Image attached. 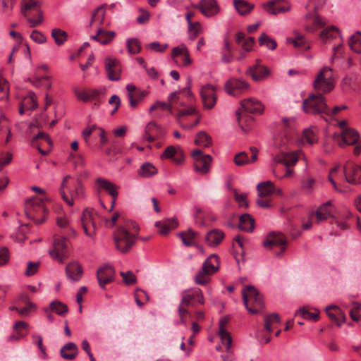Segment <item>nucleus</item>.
I'll list each match as a JSON object with an SVG mask.
<instances>
[{
    "label": "nucleus",
    "mask_w": 361,
    "mask_h": 361,
    "mask_svg": "<svg viewBox=\"0 0 361 361\" xmlns=\"http://www.w3.org/2000/svg\"><path fill=\"white\" fill-rule=\"evenodd\" d=\"M250 157L247 152L237 153L233 158L235 164L238 166H243L257 161L259 150L255 147H250Z\"/></svg>",
    "instance_id": "nucleus-16"
},
{
    "label": "nucleus",
    "mask_w": 361,
    "mask_h": 361,
    "mask_svg": "<svg viewBox=\"0 0 361 361\" xmlns=\"http://www.w3.org/2000/svg\"><path fill=\"white\" fill-rule=\"evenodd\" d=\"M314 88L318 92L326 94L334 88L333 71L329 67L322 68L314 80Z\"/></svg>",
    "instance_id": "nucleus-6"
},
{
    "label": "nucleus",
    "mask_w": 361,
    "mask_h": 361,
    "mask_svg": "<svg viewBox=\"0 0 361 361\" xmlns=\"http://www.w3.org/2000/svg\"><path fill=\"white\" fill-rule=\"evenodd\" d=\"M280 323L281 319L277 313H272L264 317V327L267 331H271V324L274 323Z\"/></svg>",
    "instance_id": "nucleus-50"
},
{
    "label": "nucleus",
    "mask_w": 361,
    "mask_h": 361,
    "mask_svg": "<svg viewBox=\"0 0 361 361\" xmlns=\"http://www.w3.org/2000/svg\"><path fill=\"white\" fill-rule=\"evenodd\" d=\"M221 61L224 63H231L234 59V55L229 42L224 40V45L221 51Z\"/></svg>",
    "instance_id": "nucleus-38"
},
{
    "label": "nucleus",
    "mask_w": 361,
    "mask_h": 361,
    "mask_svg": "<svg viewBox=\"0 0 361 361\" xmlns=\"http://www.w3.org/2000/svg\"><path fill=\"white\" fill-rule=\"evenodd\" d=\"M61 195L68 205L73 206L74 200H79L84 196V188L81 182L78 180L77 183L74 185V188L70 190L71 198L66 195L64 191L61 192Z\"/></svg>",
    "instance_id": "nucleus-23"
},
{
    "label": "nucleus",
    "mask_w": 361,
    "mask_h": 361,
    "mask_svg": "<svg viewBox=\"0 0 361 361\" xmlns=\"http://www.w3.org/2000/svg\"><path fill=\"white\" fill-rule=\"evenodd\" d=\"M303 138L310 145L316 143L318 140L317 130L315 128H307L303 130Z\"/></svg>",
    "instance_id": "nucleus-49"
},
{
    "label": "nucleus",
    "mask_w": 361,
    "mask_h": 361,
    "mask_svg": "<svg viewBox=\"0 0 361 361\" xmlns=\"http://www.w3.org/2000/svg\"><path fill=\"white\" fill-rule=\"evenodd\" d=\"M334 138L337 141L339 146L355 145L359 139V133L354 129L345 128L341 134L335 133Z\"/></svg>",
    "instance_id": "nucleus-14"
},
{
    "label": "nucleus",
    "mask_w": 361,
    "mask_h": 361,
    "mask_svg": "<svg viewBox=\"0 0 361 361\" xmlns=\"http://www.w3.org/2000/svg\"><path fill=\"white\" fill-rule=\"evenodd\" d=\"M114 269L109 264L99 267L97 271V279L101 288H105L106 284L114 281Z\"/></svg>",
    "instance_id": "nucleus-19"
},
{
    "label": "nucleus",
    "mask_w": 361,
    "mask_h": 361,
    "mask_svg": "<svg viewBox=\"0 0 361 361\" xmlns=\"http://www.w3.org/2000/svg\"><path fill=\"white\" fill-rule=\"evenodd\" d=\"M51 37L58 46L63 45L68 39V34L60 28H54L51 30Z\"/></svg>",
    "instance_id": "nucleus-42"
},
{
    "label": "nucleus",
    "mask_w": 361,
    "mask_h": 361,
    "mask_svg": "<svg viewBox=\"0 0 361 361\" xmlns=\"http://www.w3.org/2000/svg\"><path fill=\"white\" fill-rule=\"evenodd\" d=\"M116 248L121 253H128L135 245L137 233H130L123 226H118L113 232Z\"/></svg>",
    "instance_id": "nucleus-1"
},
{
    "label": "nucleus",
    "mask_w": 361,
    "mask_h": 361,
    "mask_svg": "<svg viewBox=\"0 0 361 361\" xmlns=\"http://www.w3.org/2000/svg\"><path fill=\"white\" fill-rule=\"evenodd\" d=\"M337 306L335 305H330L328 306L326 308V312L329 317L331 319V321L336 322V324L340 326H341V322H340V320L338 318V314H337Z\"/></svg>",
    "instance_id": "nucleus-52"
},
{
    "label": "nucleus",
    "mask_w": 361,
    "mask_h": 361,
    "mask_svg": "<svg viewBox=\"0 0 361 361\" xmlns=\"http://www.w3.org/2000/svg\"><path fill=\"white\" fill-rule=\"evenodd\" d=\"M258 40L260 46L264 45L270 50H274L276 49V42L264 32L260 35Z\"/></svg>",
    "instance_id": "nucleus-46"
},
{
    "label": "nucleus",
    "mask_w": 361,
    "mask_h": 361,
    "mask_svg": "<svg viewBox=\"0 0 361 361\" xmlns=\"http://www.w3.org/2000/svg\"><path fill=\"white\" fill-rule=\"evenodd\" d=\"M298 315L301 316L304 319H311L314 322H317L319 318V312H310L305 308L299 310L295 313V316H298Z\"/></svg>",
    "instance_id": "nucleus-51"
},
{
    "label": "nucleus",
    "mask_w": 361,
    "mask_h": 361,
    "mask_svg": "<svg viewBox=\"0 0 361 361\" xmlns=\"http://www.w3.org/2000/svg\"><path fill=\"white\" fill-rule=\"evenodd\" d=\"M320 37L323 40H327L331 38L340 37V31L336 26H331L324 29L320 34Z\"/></svg>",
    "instance_id": "nucleus-47"
},
{
    "label": "nucleus",
    "mask_w": 361,
    "mask_h": 361,
    "mask_svg": "<svg viewBox=\"0 0 361 361\" xmlns=\"http://www.w3.org/2000/svg\"><path fill=\"white\" fill-rule=\"evenodd\" d=\"M67 239L61 236H55L53 241V247L49 250L51 257L60 263H63L67 257Z\"/></svg>",
    "instance_id": "nucleus-9"
},
{
    "label": "nucleus",
    "mask_w": 361,
    "mask_h": 361,
    "mask_svg": "<svg viewBox=\"0 0 361 361\" xmlns=\"http://www.w3.org/2000/svg\"><path fill=\"white\" fill-rule=\"evenodd\" d=\"M287 243V239L283 234L270 232L264 239L263 245L267 249H271L273 247H281V251L276 253V255L279 256L285 251Z\"/></svg>",
    "instance_id": "nucleus-11"
},
{
    "label": "nucleus",
    "mask_w": 361,
    "mask_h": 361,
    "mask_svg": "<svg viewBox=\"0 0 361 361\" xmlns=\"http://www.w3.org/2000/svg\"><path fill=\"white\" fill-rule=\"evenodd\" d=\"M211 274H207V272H204L203 269L199 271L197 275L195 277V281L197 284L199 285H205L208 283L209 280V276Z\"/></svg>",
    "instance_id": "nucleus-55"
},
{
    "label": "nucleus",
    "mask_w": 361,
    "mask_h": 361,
    "mask_svg": "<svg viewBox=\"0 0 361 361\" xmlns=\"http://www.w3.org/2000/svg\"><path fill=\"white\" fill-rule=\"evenodd\" d=\"M116 33L114 31H106L102 28H99L97 30V34L95 35L91 36L90 39L97 41L102 44H109L113 39L115 37Z\"/></svg>",
    "instance_id": "nucleus-30"
},
{
    "label": "nucleus",
    "mask_w": 361,
    "mask_h": 361,
    "mask_svg": "<svg viewBox=\"0 0 361 361\" xmlns=\"http://www.w3.org/2000/svg\"><path fill=\"white\" fill-rule=\"evenodd\" d=\"M30 38L36 43H38V44H44L47 41V38L45 37V35L37 30H35L32 32V33L30 34Z\"/></svg>",
    "instance_id": "nucleus-61"
},
{
    "label": "nucleus",
    "mask_w": 361,
    "mask_h": 361,
    "mask_svg": "<svg viewBox=\"0 0 361 361\" xmlns=\"http://www.w3.org/2000/svg\"><path fill=\"white\" fill-rule=\"evenodd\" d=\"M96 184L98 186V192H100L102 190H106L112 197L117 198L118 192L117 191V187L114 183L106 179L99 178L96 180Z\"/></svg>",
    "instance_id": "nucleus-26"
},
{
    "label": "nucleus",
    "mask_w": 361,
    "mask_h": 361,
    "mask_svg": "<svg viewBox=\"0 0 361 361\" xmlns=\"http://www.w3.org/2000/svg\"><path fill=\"white\" fill-rule=\"evenodd\" d=\"M237 120L243 131L247 132L249 127L253 123V118L245 113H241L240 110L236 111Z\"/></svg>",
    "instance_id": "nucleus-37"
},
{
    "label": "nucleus",
    "mask_w": 361,
    "mask_h": 361,
    "mask_svg": "<svg viewBox=\"0 0 361 361\" xmlns=\"http://www.w3.org/2000/svg\"><path fill=\"white\" fill-rule=\"evenodd\" d=\"M195 143L197 145L207 147L212 144V137L206 132L200 131L196 135Z\"/></svg>",
    "instance_id": "nucleus-45"
},
{
    "label": "nucleus",
    "mask_w": 361,
    "mask_h": 361,
    "mask_svg": "<svg viewBox=\"0 0 361 361\" xmlns=\"http://www.w3.org/2000/svg\"><path fill=\"white\" fill-rule=\"evenodd\" d=\"M25 212L26 216L34 221L36 224L44 222L47 209L43 199L33 197L26 201Z\"/></svg>",
    "instance_id": "nucleus-3"
},
{
    "label": "nucleus",
    "mask_w": 361,
    "mask_h": 361,
    "mask_svg": "<svg viewBox=\"0 0 361 361\" xmlns=\"http://www.w3.org/2000/svg\"><path fill=\"white\" fill-rule=\"evenodd\" d=\"M66 274L68 279L72 281H78L83 274L82 266L76 262H71L66 267Z\"/></svg>",
    "instance_id": "nucleus-25"
},
{
    "label": "nucleus",
    "mask_w": 361,
    "mask_h": 361,
    "mask_svg": "<svg viewBox=\"0 0 361 361\" xmlns=\"http://www.w3.org/2000/svg\"><path fill=\"white\" fill-rule=\"evenodd\" d=\"M233 4L235 9L242 16L248 14L254 8L252 4L245 0H234Z\"/></svg>",
    "instance_id": "nucleus-39"
},
{
    "label": "nucleus",
    "mask_w": 361,
    "mask_h": 361,
    "mask_svg": "<svg viewBox=\"0 0 361 361\" xmlns=\"http://www.w3.org/2000/svg\"><path fill=\"white\" fill-rule=\"evenodd\" d=\"M105 10L104 6L102 5L97 8V9L93 12L90 20V25H93L94 24L102 25L104 23L105 18Z\"/></svg>",
    "instance_id": "nucleus-40"
},
{
    "label": "nucleus",
    "mask_w": 361,
    "mask_h": 361,
    "mask_svg": "<svg viewBox=\"0 0 361 361\" xmlns=\"http://www.w3.org/2000/svg\"><path fill=\"white\" fill-rule=\"evenodd\" d=\"M259 197H266L274 192V185L271 181L261 182L257 185Z\"/></svg>",
    "instance_id": "nucleus-36"
},
{
    "label": "nucleus",
    "mask_w": 361,
    "mask_h": 361,
    "mask_svg": "<svg viewBox=\"0 0 361 361\" xmlns=\"http://www.w3.org/2000/svg\"><path fill=\"white\" fill-rule=\"evenodd\" d=\"M219 258L215 254H212L202 264V269L207 274H213L219 270Z\"/></svg>",
    "instance_id": "nucleus-27"
},
{
    "label": "nucleus",
    "mask_w": 361,
    "mask_h": 361,
    "mask_svg": "<svg viewBox=\"0 0 361 361\" xmlns=\"http://www.w3.org/2000/svg\"><path fill=\"white\" fill-rule=\"evenodd\" d=\"M78 353V348L73 342H68L60 350L61 356L66 360H73Z\"/></svg>",
    "instance_id": "nucleus-33"
},
{
    "label": "nucleus",
    "mask_w": 361,
    "mask_h": 361,
    "mask_svg": "<svg viewBox=\"0 0 361 361\" xmlns=\"http://www.w3.org/2000/svg\"><path fill=\"white\" fill-rule=\"evenodd\" d=\"M250 85L247 82L235 78L229 79L224 85L226 92L232 96H238L247 91Z\"/></svg>",
    "instance_id": "nucleus-13"
},
{
    "label": "nucleus",
    "mask_w": 361,
    "mask_h": 361,
    "mask_svg": "<svg viewBox=\"0 0 361 361\" xmlns=\"http://www.w3.org/2000/svg\"><path fill=\"white\" fill-rule=\"evenodd\" d=\"M238 227L244 231L252 232L255 227V220L250 214H244L240 217Z\"/></svg>",
    "instance_id": "nucleus-35"
},
{
    "label": "nucleus",
    "mask_w": 361,
    "mask_h": 361,
    "mask_svg": "<svg viewBox=\"0 0 361 361\" xmlns=\"http://www.w3.org/2000/svg\"><path fill=\"white\" fill-rule=\"evenodd\" d=\"M233 191L234 192V197L235 201L238 202L240 206H243L245 208L248 207V202L247 201V194H238L237 190L235 189H233Z\"/></svg>",
    "instance_id": "nucleus-62"
},
{
    "label": "nucleus",
    "mask_w": 361,
    "mask_h": 361,
    "mask_svg": "<svg viewBox=\"0 0 361 361\" xmlns=\"http://www.w3.org/2000/svg\"><path fill=\"white\" fill-rule=\"evenodd\" d=\"M242 109L245 113L262 114L264 111V106L262 102L254 98H247L240 102Z\"/></svg>",
    "instance_id": "nucleus-22"
},
{
    "label": "nucleus",
    "mask_w": 361,
    "mask_h": 361,
    "mask_svg": "<svg viewBox=\"0 0 361 361\" xmlns=\"http://www.w3.org/2000/svg\"><path fill=\"white\" fill-rule=\"evenodd\" d=\"M105 69L109 80L117 81L120 79V66L117 60L106 58L105 59Z\"/></svg>",
    "instance_id": "nucleus-24"
},
{
    "label": "nucleus",
    "mask_w": 361,
    "mask_h": 361,
    "mask_svg": "<svg viewBox=\"0 0 361 361\" xmlns=\"http://www.w3.org/2000/svg\"><path fill=\"white\" fill-rule=\"evenodd\" d=\"M97 212L93 208L85 209L80 217L81 225L85 234L90 238H93L97 228L96 224Z\"/></svg>",
    "instance_id": "nucleus-8"
},
{
    "label": "nucleus",
    "mask_w": 361,
    "mask_h": 361,
    "mask_svg": "<svg viewBox=\"0 0 361 361\" xmlns=\"http://www.w3.org/2000/svg\"><path fill=\"white\" fill-rule=\"evenodd\" d=\"M287 41L291 42L295 47L300 48L302 50H307L310 49V47L307 44L305 39H300L287 38Z\"/></svg>",
    "instance_id": "nucleus-64"
},
{
    "label": "nucleus",
    "mask_w": 361,
    "mask_h": 361,
    "mask_svg": "<svg viewBox=\"0 0 361 361\" xmlns=\"http://www.w3.org/2000/svg\"><path fill=\"white\" fill-rule=\"evenodd\" d=\"M206 17H213L220 11L216 0H200L198 4L194 6Z\"/></svg>",
    "instance_id": "nucleus-18"
},
{
    "label": "nucleus",
    "mask_w": 361,
    "mask_h": 361,
    "mask_svg": "<svg viewBox=\"0 0 361 361\" xmlns=\"http://www.w3.org/2000/svg\"><path fill=\"white\" fill-rule=\"evenodd\" d=\"M120 274L126 284L133 285L136 283V276L131 271H121Z\"/></svg>",
    "instance_id": "nucleus-57"
},
{
    "label": "nucleus",
    "mask_w": 361,
    "mask_h": 361,
    "mask_svg": "<svg viewBox=\"0 0 361 361\" xmlns=\"http://www.w3.org/2000/svg\"><path fill=\"white\" fill-rule=\"evenodd\" d=\"M127 48L130 54H138L141 51V43L137 38L128 39Z\"/></svg>",
    "instance_id": "nucleus-48"
},
{
    "label": "nucleus",
    "mask_w": 361,
    "mask_h": 361,
    "mask_svg": "<svg viewBox=\"0 0 361 361\" xmlns=\"http://www.w3.org/2000/svg\"><path fill=\"white\" fill-rule=\"evenodd\" d=\"M270 73V70L267 66L258 63L250 66L246 72V74L250 75L255 81L264 80L267 78Z\"/></svg>",
    "instance_id": "nucleus-21"
},
{
    "label": "nucleus",
    "mask_w": 361,
    "mask_h": 361,
    "mask_svg": "<svg viewBox=\"0 0 361 361\" xmlns=\"http://www.w3.org/2000/svg\"><path fill=\"white\" fill-rule=\"evenodd\" d=\"M349 46L352 50L356 53H361V32L357 31L353 34L348 42Z\"/></svg>",
    "instance_id": "nucleus-43"
},
{
    "label": "nucleus",
    "mask_w": 361,
    "mask_h": 361,
    "mask_svg": "<svg viewBox=\"0 0 361 361\" xmlns=\"http://www.w3.org/2000/svg\"><path fill=\"white\" fill-rule=\"evenodd\" d=\"M316 219L317 223L327 220L332 216V206L331 202L328 201L322 204L315 212Z\"/></svg>",
    "instance_id": "nucleus-29"
},
{
    "label": "nucleus",
    "mask_w": 361,
    "mask_h": 361,
    "mask_svg": "<svg viewBox=\"0 0 361 361\" xmlns=\"http://www.w3.org/2000/svg\"><path fill=\"white\" fill-rule=\"evenodd\" d=\"M194 161V169L197 173L206 174L210 170V164L212 160L209 154H203L200 149H195L191 154Z\"/></svg>",
    "instance_id": "nucleus-10"
},
{
    "label": "nucleus",
    "mask_w": 361,
    "mask_h": 361,
    "mask_svg": "<svg viewBox=\"0 0 361 361\" xmlns=\"http://www.w3.org/2000/svg\"><path fill=\"white\" fill-rule=\"evenodd\" d=\"M302 108L307 114L329 116L330 110L322 93H312L303 100Z\"/></svg>",
    "instance_id": "nucleus-2"
},
{
    "label": "nucleus",
    "mask_w": 361,
    "mask_h": 361,
    "mask_svg": "<svg viewBox=\"0 0 361 361\" xmlns=\"http://www.w3.org/2000/svg\"><path fill=\"white\" fill-rule=\"evenodd\" d=\"M201 98L204 109H212L216 102V94L214 87L211 85H206L201 88Z\"/></svg>",
    "instance_id": "nucleus-17"
},
{
    "label": "nucleus",
    "mask_w": 361,
    "mask_h": 361,
    "mask_svg": "<svg viewBox=\"0 0 361 361\" xmlns=\"http://www.w3.org/2000/svg\"><path fill=\"white\" fill-rule=\"evenodd\" d=\"M149 297L146 291L142 289H137L135 293V300L136 304L139 307H142L144 305V302H142V300H145V301H148Z\"/></svg>",
    "instance_id": "nucleus-53"
},
{
    "label": "nucleus",
    "mask_w": 361,
    "mask_h": 361,
    "mask_svg": "<svg viewBox=\"0 0 361 361\" xmlns=\"http://www.w3.org/2000/svg\"><path fill=\"white\" fill-rule=\"evenodd\" d=\"M244 305L252 312L257 313L259 309L263 308L264 302L262 296L252 286H247L242 292Z\"/></svg>",
    "instance_id": "nucleus-5"
},
{
    "label": "nucleus",
    "mask_w": 361,
    "mask_h": 361,
    "mask_svg": "<svg viewBox=\"0 0 361 361\" xmlns=\"http://www.w3.org/2000/svg\"><path fill=\"white\" fill-rule=\"evenodd\" d=\"M196 235L197 233L191 228H188L185 232H181L178 234L179 238L185 246L194 245Z\"/></svg>",
    "instance_id": "nucleus-41"
},
{
    "label": "nucleus",
    "mask_w": 361,
    "mask_h": 361,
    "mask_svg": "<svg viewBox=\"0 0 361 361\" xmlns=\"http://www.w3.org/2000/svg\"><path fill=\"white\" fill-rule=\"evenodd\" d=\"M8 99V87L7 81L5 80L4 82H0V102L2 104H6Z\"/></svg>",
    "instance_id": "nucleus-56"
},
{
    "label": "nucleus",
    "mask_w": 361,
    "mask_h": 361,
    "mask_svg": "<svg viewBox=\"0 0 361 361\" xmlns=\"http://www.w3.org/2000/svg\"><path fill=\"white\" fill-rule=\"evenodd\" d=\"M168 46V44H161L159 42H153L146 44L147 49L159 53L164 52Z\"/></svg>",
    "instance_id": "nucleus-58"
},
{
    "label": "nucleus",
    "mask_w": 361,
    "mask_h": 361,
    "mask_svg": "<svg viewBox=\"0 0 361 361\" xmlns=\"http://www.w3.org/2000/svg\"><path fill=\"white\" fill-rule=\"evenodd\" d=\"M302 156H303V154L300 150L290 152H281L273 158V161L278 164H283L287 166L283 177L289 178L293 174V170L290 169V167L294 166Z\"/></svg>",
    "instance_id": "nucleus-7"
},
{
    "label": "nucleus",
    "mask_w": 361,
    "mask_h": 361,
    "mask_svg": "<svg viewBox=\"0 0 361 361\" xmlns=\"http://www.w3.org/2000/svg\"><path fill=\"white\" fill-rule=\"evenodd\" d=\"M21 13L27 18L31 27H36L43 22V15L37 0H23Z\"/></svg>",
    "instance_id": "nucleus-4"
},
{
    "label": "nucleus",
    "mask_w": 361,
    "mask_h": 361,
    "mask_svg": "<svg viewBox=\"0 0 361 361\" xmlns=\"http://www.w3.org/2000/svg\"><path fill=\"white\" fill-rule=\"evenodd\" d=\"M224 233L217 228L209 231L206 235V242L210 247H216L221 243L224 238Z\"/></svg>",
    "instance_id": "nucleus-31"
},
{
    "label": "nucleus",
    "mask_w": 361,
    "mask_h": 361,
    "mask_svg": "<svg viewBox=\"0 0 361 361\" xmlns=\"http://www.w3.org/2000/svg\"><path fill=\"white\" fill-rule=\"evenodd\" d=\"M165 135V130L154 122L149 123L145 130L143 139L149 142L159 140Z\"/></svg>",
    "instance_id": "nucleus-20"
},
{
    "label": "nucleus",
    "mask_w": 361,
    "mask_h": 361,
    "mask_svg": "<svg viewBox=\"0 0 361 361\" xmlns=\"http://www.w3.org/2000/svg\"><path fill=\"white\" fill-rule=\"evenodd\" d=\"M181 302L185 303V306H195L196 303L204 304V300L202 290L196 288L184 290L182 293Z\"/></svg>",
    "instance_id": "nucleus-15"
},
{
    "label": "nucleus",
    "mask_w": 361,
    "mask_h": 361,
    "mask_svg": "<svg viewBox=\"0 0 361 361\" xmlns=\"http://www.w3.org/2000/svg\"><path fill=\"white\" fill-rule=\"evenodd\" d=\"M158 173L157 169L150 162L142 164L137 170V174L145 178H151Z\"/></svg>",
    "instance_id": "nucleus-34"
},
{
    "label": "nucleus",
    "mask_w": 361,
    "mask_h": 361,
    "mask_svg": "<svg viewBox=\"0 0 361 361\" xmlns=\"http://www.w3.org/2000/svg\"><path fill=\"white\" fill-rule=\"evenodd\" d=\"M73 92L78 99L84 102H90V97L88 96L87 90H80L78 87H74Z\"/></svg>",
    "instance_id": "nucleus-63"
},
{
    "label": "nucleus",
    "mask_w": 361,
    "mask_h": 361,
    "mask_svg": "<svg viewBox=\"0 0 361 361\" xmlns=\"http://www.w3.org/2000/svg\"><path fill=\"white\" fill-rule=\"evenodd\" d=\"M279 0H272L263 4L264 9L272 15H277L279 13H286L290 10L288 6L278 5Z\"/></svg>",
    "instance_id": "nucleus-32"
},
{
    "label": "nucleus",
    "mask_w": 361,
    "mask_h": 361,
    "mask_svg": "<svg viewBox=\"0 0 361 361\" xmlns=\"http://www.w3.org/2000/svg\"><path fill=\"white\" fill-rule=\"evenodd\" d=\"M161 109L163 110H167L169 111L170 114H173L172 110V104L171 103H166V102H157L154 103L150 108L149 111H152L156 109Z\"/></svg>",
    "instance_id": "nucleus-60"
},
{
    "label": "nucleus",
    "mask_w": 361,
    "mask_h": 361,
    "mask_svg": "<svg viewBox=\"0 0 361 361\" xmlns=\"http://www.w3.org/2000/svg\"><path fill=\"white\" fill-rule=\"evenodd\" d=\"M49 310L60 316H64L68 311L67 305L59 300L52 301L49 305Z\"/></svg>",
    "instance_id": "nucleus-44"
},
{
    "label": "nucleus",
    "mask_w": 361,
    "mask_h": 361,
    "mask_svg": "<svg viewBox=\"0 0 361 361\" xmlns=\"http://www.w3.org/2000/svg\"><path fill=\"white\" fill-rule=\"evenodd\" d=\"M87 92H88V96L90 97V102L92 101V100H97V102H95L94 104H99L101 101L98 99L99 98V96L100 94H103L104 92V89L102 88V89H99V90H97V89H90L87 90Z\"/></svg>",
    "instance_id": "nucleus-59"
},
{
    "label": "nucleus",
    "mask_w": 361,
    "mask_h": 361,
    "mask_svg": "<svg viewBox=\"0 0 361 361\" xmlns=\"http://www.w3.org/2000/svg\"><path fill=\"white\" fill-rule=\"evenodd\" d=\"M343 173L346 181L353 185L361 183V166L348 161L343 166Z\"/></svg>",
    "instance_id": "nucleus-12"
},
{
    "label": "nucleus",
    "mask_w": 361,
    "mask_h": 361,
    "mask_svg": "<svg viewBox=\"0 0 361 361\" xmlns=\"http://www.w3.org/2000/svg\"><path fill=\"white\" fill-rule=\"evenodd\" d=\"M126 90L128 92V98L129 100L130 105L132 108L137 106V101L134 98V94L137 91L136 87L132 84H128L126 85Z\"/></svg>",
    "instance_id": "nucleus-54"
},
{
    "label": "nucleus",
    "mask_w": 361,
    "mask_h": 361,
    "mask_svg": "<svg viewBox=\"0 0 361 361\" xmlns=\"http://www.w3.org/2000/svg\"><path fill=\"white\" fill-rule=\"evenodd\" d=\"M226 324L227 319L226 318H222L220 319L219 335L222 344L226 346V350L228 351L231 347L232 338L229 332L225 329V326Z\"/></svg>",
    "instance_id": "nucleus-28"
}]
</instances>
